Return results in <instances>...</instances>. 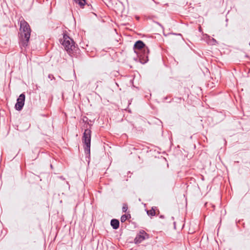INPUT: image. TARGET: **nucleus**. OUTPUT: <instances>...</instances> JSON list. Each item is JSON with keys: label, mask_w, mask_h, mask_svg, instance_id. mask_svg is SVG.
Here are the masks:
<instances>
[{"label": "nucleus", "mask_w": 250, "mask_h": 250, "mask_svg": "<svg viewBox=\"0 0 250 250\" xmlns=\"http://www.w3.org/2000/svg\"><path fill=\"white\" fill-rule=\"evenodd\" d=\"M20 36L19 45L21 53H24L26 48L28 46L31 35V28L28 22L24 19L20 21Z\"/></svg>", "instance_id": "1"}, {"label": "nucleus", "mask_w": 250, "mask_h": 250, "mask_svg": "<svg viewBox=\"0 0 250 250\" xmlns=\"http://www.w3.org/2000/svg\"><path fill=\"white\" fill-rule=\"evenodd\" d=\"M60 42L63 46L67 53L71 57H77L80 50L73 40L70 38L65 33H63V37L60 39Z\"/></svg>", "instance_id": "2"}, {"label": "nucleus", "mask_w": 250, "mask_h": 250, "mask_svg": "<svg viewBox=\"0 0 250 250\" xmlns=\"http://www.w3.org/2000/svg\"><path fill=\"white\" fill-rule=\"evenodd\" d=\"M134 49H138L140 51L139 57L140 62L143 64L147 62L149 50L147 47H146L145 43L142 41H138L134 45Z\"/></svg>", "instance_id": "3"}, {"label": "nucleus", "mask_w": 250, "mask_h": 250, "mask_svg": "<svg viewBox=\"0 0 250 250\" xmlns=\"http://www.w3.org/2000/svg\"><path fill=\"white\" fill-rule=\"evenodd\" d=\"M25 96L24 93L21 94L17 100V103L15 104L16 110L20 111L22 109L24 104Z\"/></svg>", "instance_id": "4"}, {"label": "nucleus", "mask_w": 250, "mask_h": 250, "mask_svg": "<svg viewBox=\"0 0 250 250\" xmlns=\"http://www.w3.org/2000/svg\"><path fill=\"white\" fill-rule=\"evenodd\" d=\"M148 238V235L144 230L140 231L139 233L136 235L134 239V243L135 244H139L143 241Z\"/></svg>", "instance_id": "5"}, {"label": "nucleus", "mask_w": 250, "mask_h": 250, "mask_svg": "<svg viewBox=\"0 0 250 250\" xmlns=\"http://www.w3.org/2000/svg\"><path fill=\"white\" fill-rule=\"evenodd\" d=\"M91 130L89 128H86L83 134L82 141H91Z\"/></svg>", "instance_id": "6"}, {"label": "nucleus", "mask_w": 250, "mask_h": 250, "mask_svg": "<svg viewBox=\"0 0 250 250\" xmlns=\"http://www.w3.org/2000/svg\"><path fill=\"white\" fill-rule=\"evenodd\" d=\"M146 213L148 216L151 218L154 216L157 212L159 213V210L157 209L156 207H153L150 210H146Z\"/></svg>", "instance_id": "7"}, {"label": "nucleus", "mask_w": 250, "mask_h": 250, "mask_svg": "<svg viewBox=\"0 0 250 250\" xmlns=\"http://www.w3.org/2000/svg\"><path fill=\"white\" fill-rule=\"evenodd\" d=\"M82 120L83 122L84 123L83 125L84 127L88 128L89 127L90 128L92 125V121L89 120V119L86 116L83 117Z\"/></svg>", "instance_id": "8"}, {"label": "nucleus", "mask_w": 250, "mask_h": 250, "mask_svg": "<svg viewBox=\"0 0 250 250\" xmlns=\"http://www.w3.org/2000/svg\"><path fill=\"white\" fill-rule=\"evenodd\" d=\"M84 149L86 155H90V143L91 142H84Z\"/></svg>", "instance_id": "9"}, {"label": "nucleus", "mask_w": 250, "mask_h": 250, "mask_svg": "<svg viewBox=\"0 0 250 250\" xmlns=\"http://www.w3.org/2000/svg\"><path fill=\"white\" fill-rule=\"evenodd\" d=\"M110 224L113 229H117L119 227L120 223L118 220L113 219L111 220Z\"/></svg>", "instance_id": "10"}, {"label": "nucleus", "mask_w": 250, "mask_h": 250, "mask_svg": "<svg viewBox=\"0 0 250 250\" xmlns=\"http://www.w3.org/2000/svg\"><path fill=\"white\" fill-rule=\"evenodd\" d=\"M74 1L76 3L79 4V6L82 8H83L86 4L85 0H74Z\"/></svg>", "instance_id": "11"}, {"label": "nucleus", "mask_w": 250, "mask_h": 250, "mask_svg": "<svg viewBox=\"0 0 250 250\" xmlns=\"http://www.w3.org/2000/svg\"><path fill=\"white\" fill-rule=\"evenodd\" d=\"M128 209V205L126 203H124L122 207V211L123 212H126Z\"/></svg>", "instance_id": "12"}, {"label": "nucleus", "mask_w": 250, "mask_h": 250, "mask_svg": "<svg viewBox=\"0 0 250 250\" xmlns=\"http://www.w3.org/2000/svg\"><path fill=\"white\" fill-rule=\"evenodd\" d=\"M127 219V216L125 214L123 215L121 217V221L123 223L125 222Z\"/></svg>", "instance_id": "13"}, {"label": "nucleus", "mask_w": 250, "mask_h": 250, "mask_svg": "<svg viewBox=\"0 0 250 250\" xmlns=\"http://www.w3.org/2000/svg\"><path fill=\"white\" fill-rule=\"evenodd\" d=\"M175 99L177 100V102H181V101H184V99L182 98L175 97Z\"/></svg>", "instance_id": "14"}, {"label": "nucleus", "mask_w": 250, "mask_h": 250, "mask_svg": "<svg viewBox=\"0 0 250 250\" xmlns=\"http://www.w3.org/2000/svg\"><path fill=\"white\" fill-rule=\"evenodd\" d=\"M48 77L49 79H51V80L55 79L54 76L52 74H49Z\"/></svg>", "instance_id": "15"}, {"label": "nucleus", "mask_w": 250, "mask_h": 250, "mask_svg": "<svg viewBox=\"0 0 250 250\" xmlns=\"http://www.w3.org/2000/svg\"><path fill=\"white\" fill-rule=\"evenodd\" d=\"M199 31L201 32H202V28L200 26L199 27Z\"/></svg>", "instance_id": "16"}, {"label": "nucleus", "mask_w": 250, "mask_h": 250, "mask_svg": "<svg viewBox=\"0 0 250 250\" xmlns=\"http://www.w3.org/2000/svg\"><path fill=\"white\" fill-rule=\"evenodd\" d=\"M160 218L163 219V218H164V215H160Z\"/></svg>", "instance_id": "17"}]
</instances>
